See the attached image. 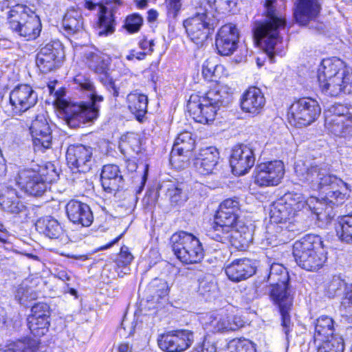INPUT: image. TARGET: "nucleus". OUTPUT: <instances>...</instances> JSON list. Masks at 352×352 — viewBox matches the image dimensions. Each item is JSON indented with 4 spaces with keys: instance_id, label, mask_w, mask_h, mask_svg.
Instances as JSON below:
<instances>
[{
    "instance_id": "a19ab883",
    "label": "nucleus",
    "mask_w": 352,
    "mask_h": 352,
    "mask_svg": "<svg viewBox=\"0 0 352 352\" xmlns=\"http://www.w3.org/2000/svg\"><path fill=\"white\" fill-rule=\"evenodd\" d=\"M294 217L293 210H289L281 199L270 206V221L286 223Z\"/></svg>"
},
{
    "instance_id": "473e14b6",
    "label": "nucleus",
    "mask_w": 352,
    "mask_h": 352,
    "mask_svg": "<svg viewBox=\"0 0 352 352\" xmlns=\"http://www.w3.org/2000/svg\"><path fill=\"white\" fill-rule=\"evenodd\" d=\"M294 236L284 223L270 221L266 227L265 239L269 245L278 246L287 243Z\"/></svg>"
},
{
    "instance_id": "4c0bfd02",
    "label": "nucleus",
    "mask_w": 352,
    "mask_h": 352,
    "mask_svg": "<svg viewBox=\"0 0 352 352\" xmlns=\"http://www.w3.org/2000/svg\"><path fill=\"white\" fill-rule=\"evenodd\" d=\"M274 300L273 301L279 307L282 318L283 330L287 338L293 327L289 315V311L293 303V298L292 296H287L283 298H278L279 297L276 293H274Z\"/></svg>"
},
{
    "instance_id": "58836bf2",
    "label": "nucleus",
    "mask_w": 352,
    "mask_h": 352,
    "mask_svg": "<svg viewBox=\"0 0 352 352\" xmlns=\"http://www.w3.org/2000/svg\"><path fill=\"white\" fill-rule=\"evenodd\" d=\"M238 218L239 214H232L218 210L212 230L209 232V236L211 237V234L226 232L229 230V228L241 223V221H239Z\"/></svg>"
},
{
    "instance_id": "a18cd8bd",
    "label": "nucleus",
    "mask_w": 352,
    "mask_h": 352,
    "mask_svg": "<svg viewBox=\"0 0 352 352\" xmlns=\"http://www.w3.org/2000/svg\"><path fill=\"white\" fill-rule=\"evenodd\" d=\"M281 199L289 210H293L294 217L297 215L298 212L307 208V201L305 197L300 193H286Z\"/></svg>"
},
{
    "instance_id": "bb28decb",
    "label": "nucleus",
    "mask_w": 352,
    "mask_h": 352,
    "mask_svg": "<svg viewBox=\"0 0 352 352\" xmlns=\"http://www.w3.org/2000/svg\"><path fill=\"white\" fill-rule=\"evenodd\" d=\"M219 159L218 150L213 146L202 148L193 159V166L201 175L212 173Z\"/></svg>"
},
{
    "instance_id": "c756f323",
    "label": "nucleus",
    "mask_w": 352,
    "mask_h": 352,
    "mask_svg": "<svg viewBox=\"0 0 352 352\" xmlns=\"http://www.w3.org/2000/svg\"><path fill=\"white\" fill-rule=\"evenodd\" d=\"M85 8L89 10L98 8L99 13L98 28L99 36H107L115 31V19L112 11H109L107 8L100 4H96L90 1L85 2Z\"/></svg>"
},
{
    "instance_id": "79ce46f5",
    "label": "nucleus",
    "mask_w": 352,
    "mask_h": 352,
    "mask_svg": "<svg viewBox=\"0 0 352 352\" xmlns=\"http://www.w3.org/2000/svg\"><path fill=\"white\" fill-rule=\"evenodd\" d=\"M333 320L327 316H322L316 320L315 324V340H322L330 339L331 337H339L334 336Z\"/></svg>"
},
{
    "instance_id": "bf43d9fd",
    "label": "nucleus",
    "mask_w": 352,
    "mask_h": 352,
    "mask_svg": "<svg viewBox=\"0 0 352 352\" xmlns=\"http://www.w3.org/2000/svg\"><path fill=\"white\" fill-rule=\"evenodd\" d=\"M31 315L28 317L36 318L49 319L50 316V307L44 302H38L32 306L31 309Z\"/></svg>"
},
{
    "instance_id": "dca6fc26",
    "label": "nucleus",
    "mask_w": 352,
    "mask_h": 352,
    "mask_svg": "<svg viewBox=\"0 0 352 352\" xmlns=\"http://www.w3.org/2000/svg\"><path fill=\"white\" fill-rule=\"evenodd\" d=\"M284 174V164L280 160L261 163L256 167L254 182L259 186H276Z\"/></svg>"
},
{
    "instance_id": "f704fd0d",
    "label": "nucleus",
    "mask_w": 352,
    "mask_h": 352,
    "mask_svg": "<svg viewBox=\"0 0 352 352\" xmlns=\"http://www.w3.org/2000/svg\"><path fill=\"white\" fill-rule=\"evenodd\" d=\"M324 195H321L320 199L311 197L309 202H307V207L316 216L319 221H328L334 217L333 213V206H338L339 204H334L329 200H325Z\"/></svg>"
},
{
    "instance_id": "7ed1b4c3",
    "label": "nucleus",
    "mask_w": 352,
    "mask_h": 352,
    "mask_svg": "<svg viewBox=\"0 0 352 352\" xmlns=\"http://www.w3.org/2000/svg\"><path fill=\"white\" fill-rule=\"evenodd\" d=\"M318 80L322 91L326 95L338 96L341 93L351 91V72L339 58L324 59L318 70Z\"/></svg>"
},
{
    "instance_id": "6ab92c4d",
    "label": "nucleus",
    "mask_w": 352,
    "mask_h": 352,
    "mask_svg": "<svg viewBox=\"0 0 352 352\" xmlns=\"http://www.w3.org/2000/svg\"><path fill=\"white\" fill-rule=\"evenodd\" d=\"M16 182L27 193L34 197L43 195L47 188L43 175L32 168L19 170Z\"/></svg>"
},
{
    "instance_id": "7c9ffc66",
    "label": "nucleus",
    "mask_w": 352,
    "mask_h": 352,
    "mask_svg": "<svg viewBox=\"0 0 352 352\" xmlns=\"http://www.w3.org/2000/svg\"><path fill=\"white\" fill-rule=\"evenodd\" d=\"M0 208L5 212L11 214H19L25 209L17 190L8 186L0 188Z\"/></svg>"
},
{
    "instance_id": "e433bc0d",
    "label": "nucleus",
    "mask_w": 352,
    "mask_h": 352,
    "mask_svg": "<svg viewBox=\"0 0 352 352\" xmlns=\"http://www.w3.org/2000/svg\"><path fill=\"white\" fill-rule=\"evenodd\" d=\"M36 230L50 239H58L63 234V230L54 218L47 216L38 219L36 223Z\"/></svg>"
},
{
    "instance_id": "052dcab7",
    "label": "nucleus",
    "mask_w": 352,
    "mask_h": 352,
    "mask_svg": "<svg viewBox=\"0 0 352 352\" xmlns=\"http://www.w3.org/2000/svg\"><path fill=\"white\" fill-rule=\"evenodd\" d=\"M100 82L106 90L114 98H117L119 96L120 87L116 85V81L112 78L105 76L100 78Z\"/></svg>"
},
{
    "instance_id": "6e6d98bb",
    "label": "nucleus",
    "mask_w": 352,
    "mask_h": 352,
    "mask_svg": "<svg viewBox=\"0 0 352 352\" xmlns=\"http://www.w3.org/2000/svg\"><path fill=\"white\" fill-rule=\"evenodd\" d=\"M142 23V17L135 13L126 18L124 27L129 33H135L140 30Z\"/></svg>"
},
{
    "instance_id": "1a4fd4ad",
    "label": "nucleus",
    "mask_w": 352,
    "mask_h": 352,
    "mask_svg": "<svg viewBox=\"0 0 352 352\" xmlns=\"http://www.w3.org/2000/svg\"><path fill=\"white\" fill-rule=\"evenodd\" d=\"M329 112L332 115L326 116L327 129L335 135L350 142L352 140V106L336 104L329 109Z\"/></svg>"
},
{
    "instance_id": "f257e3e1",
    "label": "nucleus",
    "mask_w": 352,
    "mask_h": 352,
    "mask_svg": "<svg viewBox=\"0 0 352 352\" xmlns=\"http://www.w3.org/2000/svg\"><path fill=\"white\" fill-rule=\"evenodd\" d=\"M77 88L84 91L91 100L88 104L62 102L59 108L63 110V118L72 129H76L87 122L96 120L100 111L98 102L104 100L102 95L98 94L91 79L83 74H78L74 79Z\"/></svg>"
},
{
    "instance_id": "f8f14e48",
    "label": "nucleus",
    "mask_w": 352,
    "mask_h": 352,
    "mask_svg": "<svg viewBox=\"0 0 352 352\" xmlns=\"http://www.w3.org/2000/svg\"><path fill=\"white\" fill-rule=\"evenodd\" d=\"M65 58L64 47L60 41H52L41 47L36 54V65L43 73L58 68Z\"/></svg>"
},
{
    "instance_id": "20e7f679",
    "label": "nucleus",
    "mask_w": 352,
    "mask_h": 352,
    "mask_svg": "<svg viewBox=\"0 0 352 352\" xmlns=\"http://www.w3.org/2000/svg\"><path fill=\"white\" fill-rule=\"evenodd\" d=\"M293 256L297 265L307 271L316 272L326 262L327 252L320 236L307 234L293 245Z\"/></svg>"
},
{
    "instance_id": "3c124183",
    "label": "nucleus",
    "mask_w": 352,
    "mask_h": 352,
    "mask_svg": "<svg viewBox=\"0 0 352 352\" xmlns=\"http://www.w3.org/2000/svg\"><path fill=\"white\" fill-rule=\"evenodd\" d=\"M28 326L31 333L35 336H42L48 331L49 319L28 318Z\"/></svg>"
},
{
    "instance_id": "774afa93",
    "label": "nucleus",
    "mask_w": 352,
    "mask_h": 352,
    "mask_svg": "<svg viewBox=\"0 0 352 352\" xmlns=\"http://www.w3.org/2000/svg\"><path fill=\"white\" fill-rule=\"evenodd\" d=\"M214 71H215V63L210 60L205 61L202 66V74L206 80L211 81L212 74L214 72Z\"/></svg>"
},
{
    "instance_id": "0e129e2a",
    "label": "nucleus",
    "mask_w": 352,
    "mask_h": 352,
    "mask_svg": "<svg viewBox=\"0 0 352 352\" xmlns=\"http://www.w3.org/2000/svg\"><path fill=\"white\" fill-rule=\"evenodd\" d=\"M342 282L338 278H333L327 285L326 290L329 298L334 297L337 292L341 289Z\"/></svg>"
},
{
    "instance_id": "412c9836",
    "label": "nucleus",
    "mask_w": 352,
    "mask_h": 352,
    "mask_svg": "<svg viewBox=\"0 0 352 352\" xmlns=\"http://www.w3.org/2000/svg\"><path fill=\"white\" fill-rule=\"evenodd\" d=\"M239 32L236 25L228 23L223 25L218 31L215 45L218 54L221 56L232 54L239 47Z\"/></svg>"
},
{
    "instance_id": "4be33fe9",
    "label": "nucleus",
    "mask_w": 352,
    "mask_h": 352,
    "mask_svg": "<svg viewBox=\"0 0 352 352\" xmlns=\"http://www.w3.org/2000/svg\"><path fill=\"white\" fill-rule=\"evenodd\" d=\"M255 163V157L252 148L246 145L233 148L230 158L232 173L235 175H245Z\"/></svg>"
},
{
    "instance_id": "4d7b16f0",
    "label": "nucleus",
    "mask_w": 352,
    "mask_h": 352,
    "mask_svg": "<svg viewBox=\"0 0 352 352\" xmlns=\"http://www.w3.org/2000/svg\"><path fill=\"white\" fill-rule=\"evenodd\" d=\"M133 260V256L129 251V248L126 246H122L116 260V263L118 267H124L128 270L126 267L131 264Z\"/></svg>"
},
{
    "instance_id": "aec40b11",
    "label": "nucleus",
    "mask_w": 352,
    "mask_h": 352,
    "mask_svg": "<svg viewBox=\"0 0 352 352\" xmlns=\"http://www.w3.org/2000/svg\"><path fill=\"white\" fill-rule=\"evenodd\" d=\"M267 283L272 287L270 296L274 300V293L278 298L292 296V289L289 285V276L285 268L279 263H273L270 268Z\"/></svg>"
},
{
    "instance_id": "f03ea898",
    "label": "nucleus",
    "mask_w": 352,
    "mask_h": 352,
    "mask_svg": "<svg viewBox=\"0 0 352 352\" xmlns=\"http://www.w3.org/2000/svg\"><path fill=\"white\" fill-rule=\"evenodd\" d=\"M285 6V0H265L263 11L265 19L256 21L252 28L254 37L264 48L272 61L274 54L273 50L280 39L279 32L286 25L282 14Z\"/></svg>"
},
{
    "instance_id": "a211bd4d",
    "label": "nucleus",
    "mask_w": 352,
    "mask_h": 352,
    "mask_svg": "<svg viewBox=\"0 0 352 352\" xmlns=\"http://www.w3.org/2000/svg\"><path fill=\"white\" fill-rule=\"evenodd\" d=\"M66 160L72 169L80 173H87L94 162L93 148L82 144L70 145L67 150Z\"/></svg>"
},
{
    "instance_id": "8fccbe9b",
    "label": "nucleus",
    "mask_w": 352,
    "mask_h": 352,
    "mask_svg": "<svg viewBox=\"0 0 352 352\" xmlns=\"http://www.w3.org/2000/svg\"><path fill=\"white\" fill-rule=\"evenodd\" d=\"M38 344L36 340L25 338L9 344L8 349L0 352H36Z\"/></svg>"
},
{
    "instance_id": "5701e85b",
    "label": "nucleus",
    "mask_w": 352,
    "mask_h": 352,
    "mask_svg": "<svg viewBox=\"0 0 352 352\" xmlns=\"http://www.w3.org/2000/svg\"><path fill=\"white\" fill-rule=\"evenodd\" d=\"M30 131L35 149L49 148L52 144V130L43 115H38L32 120Z\"/></svg>"
},
{
    "instance_id": "13d9d810",
    "label": "nucleus",
    "mask_w": 352,
    "mask_h": 352,
    "mask_svg": "<svg viewBox=\"0 0 352 352\" xmlns=\"http://www.w3.org/2000/svg\"><path fill=\"white\" fill-rule=\"evenodd\" d=\"M31 289L26 285H18L14 291V298L20 304L24 305L29 300L33 298L30 292Z\"/></svg>"
},
{
    "instance_id": "b1692460",
    "label": "nucleus",
    "mask_w": 352,
    "mask_h": 352,
    "mask_svg": "<svg viewBox=\"0 0 352 352\" xmlns=\"http://www.w3.org/2000/svg\"><path fill=\"white\" fill-rule=\"evenodd\" d=\"M38 96L32 87L28 85H21L12 90L10 95L11 104L18 111H25L37 102Z\"/></svg>"
},
{
    "instance_id": "c9c22d12",
    "label": "nucleus",
    "mask_w": 352,
    "mask_h": 352,
    "mask_svg": "<svg viewBox=\"0 0 352 352\" xmlns=\"http://www.w3.org/2000/svg\"><path fill=\"white\" fill-rule=\"evenodd\" d=\"M126 101L129 111L138 121L142 122L147 112V96L138 92H132L128 94Z\"/></svg>"
},
{
    "instance_id": "603ef678",
    "label": "nucleus",
    "mask_w": 352,
    "mask_h": 352,
    "mask_svg": "<svg viewBox=\"0 0 352 352\" xmlns=\"http://www.w3.org/2000/svg\"><path fill=\"white\" fill-rule=\"evenodd\" d=\"M230 352H256V344L248 339H233L228 344Z\"/></svg>"
},
{
    "instance_id": "338daca9",
    "label": "nucleus",
    "mask_w": 352,
    "mask_h": 352,
    "mask_svg": "<svg viewBox=\"0 0 352 352\" xmlns=\"http://www.w3.org/2000/svg\"><path fill=\"white\" fill-rule=\"evenodd\" d=\"M342 305L352 315V284L346 286Z\"/></svg>"
},
{
    "instance_id": "37998d69",
    "label": "nucleus",
    "mask_w": 352,
    "mask_h": 352,
    "mask_svg": "<svg viewBox=\"0 0 352 352\" xmlns=\"http://www.w3.org/2000/svg\"><path fill=\"white\" fill-rule=\"evenodd\" d=\"M63 26L68 34H74L82 30L81 12L74 8L68 10L63 19Z\"/></svg>"
},
{
    "instance_id": "0eeeda50",
    "label": "nucleus",
    "mask_w": 352,
    "mask_h": 352,
    "mask_svg": "<svg viewBox=\"0 0 352 352\" xmlns=\"http://www.w3.org/2000/svg\"><path fill=\"white\" fill-rule=\"evenodd\" d=\"M183 24L190 39L201 46L212 34L218 19L206 6H201L192 16L184 20Z\"/></svg>"
},
{
    "instance_id": "09e8293b",
    "label": "nucleus",
    "mask_w": 352,
    "mask_h": 352,
    "mask_svg": "<svg viewBox=\"0 0 352 352\" xmlns=\"http://www.w3.org/2000/svg\"><path fill=\"white\" fill-rule=\"evenodd\" d=\"M336 231L342 241L352 243V213L339 218Z\"/></svg>"
},
{
    "instance_id": "2f4dec72",
    "label": "nucleus",
    "mask_w": 352,
    "mask_h": 352,
    "mask_svg": "<svg viewBox=\"0 0 352 352\" xmlns=\"http://www.w3.org/2000/svg\"><path fill=\"white\" fill-rule=\"evenodd\" d=\"M100 181L103 189L109 193L118 190L123 186L124 182L120 168L115 164H107L103 166Z\"/></svg>"
},
{
    "instance_id": "5fc2aeb1",
    "label": "nucleus",
    "mask_w": 352,
    "mask_h": 352,
    "mask_svg": "<svg viewBox=\"0 0 352 352\" xmlns=\"http://www.w3.org/2000/svg\"><path fill=\"white\" fill-rule=\"evenodd\" d=\"M217 285L210 275L205 276L199 280L198 292L203 296H209L215 292Z\"/></svg>"
},
{
    "instance_id": "393cba45",
    "label": "nucleus",
    "mask_w": 352,
    "mask_h": 352,
    "mask_svg": "<svg viewBox=\"0 0 352 352\" xmlns=\"http://www.w3.org/2000/svg\"><path fill=\"white\" fill-rule=\"evenodd\" d=\"M324 164L316 165L298 162L295 164V173L299 182L307 184L311 189H318V182L322 174V168Z\"/></svg>"
},
{
    "instance_id": "c85d7f7f",
    "label": "nucleus",
    "mask_w": 352,
    "mask_h": 352,
    "mask_svg": "<svg viewBox=\"0 0 352 352\" xmlns=\"http://www.w3.org/2000/svg\"><path fill=\"white\" fill-rule=\"evenodd\" d=\"M226 274L228 278L234 282L245 280L256 272V267L246 258L235 259L226 267Z\"/></svg>"
},
{
    "instance_id": "a878e982",
    "label": "nucleus",
    "mask_w": 352,
    "mask_h": 352,
    "mask_svg": "<svg viewBox=\"0 0 352 352\" xmlns=\"http://www.w3.org/2000/svg\"><path fill=\"white\" fill-rule=\"evenodd\" d=\"M65 210L69 220L74 224L89 227L93 222L94 216L87 204L72 199L67 204Z\"/></svg>"
},
{
    "instance_id": "9d476101",
    "label": "nucleus",
    "mask_w": 352,
    "mask_h": 352,
    "mask_svg": "<svg viewBox=\"0 0 352 352\" xmlns=\"http://www.w3.org/2000/svg\"><path fill=\"white\" fill-rule=\"evenodd\" d=\"M321 109L318 102L311 98H302L289 107L287 116L289 122L296 127L310 125L320 116Z\"/></svg>"
},
{
    "instance_id": "69168bd1",
    "label": "nucleus",
    "mask_w": 352,
    "mask_h": 352,
    "mask_svg": "<svg viewBox=\"0 0 352 352\" xmlns=\"http://www.w3.org/2000/svg\"><path fill=\"white\" fill-rule=\"evenodd\" d=\"M168 16L175 19L181 9V0H166Z\"/></svg>"
},
{
    "instance_id": "680f3d73",
    "label": "nucleus",
    "mask_w": 352,
    "mask_h": 352,
    "mask_svg": "<svg viewBox=\"0 0 352 352\" xmlns=\"http://www.w3.org/2000/svg\"><path fill=\"white\" fill-rule=\"evenodd\" d=\"M219 210L230 213L232 212V214H239V201L236 199H227L219 205Z\"/></svg>"
},
{
    "instance_id": "f3484780",
    "label": "nucleus",
    "mask_w": 352,
    "mask_h": 352,
    "mask_svg": "<svg viewBox=\"0 0 352 352\" xmlns=\"http://www.w3.org/2000/svg\"><path fill=\"white\" fill-rule=\"evenodd\" d=\"M243 325L244 322L240 317L230 318L223 311L207 315L203 322L204 329L212 333L236 331Z\"/></svg>"
},
{
    "instance_id": "6e6552de",
    "label": "nucleus",
    "mask_w": 352,
    "mask_h": 352,
    "mask_svg": "<svg viewBox=\"0 0 352 352\" xmlns=\"http://www.w3.org/2000/svg\"><path fill=\"white\" fill-rule=\"evenodd\" d=\"M170 243L174 254L183 263H198L204 256L201 243L191 233L177 232L171 236Z\"/></svg>"
},
{
    "instance_id": "39448f33",
    "label": "nucleus",
    "mask_w": 352,
    "mask_h": 352,
    "mask_svg": "<svg viewBox=\"0 0 352 352\" xmlns=\"http://www.w3.org/2000/svg\"><path fill=\"white\" fill-rule=\"evenodd\" d=\"M230 101L231 96L228 91L215 87L200 96L198 103L190 96L188 108L195 122L209 124L214 120L220 107L227 106Z\"/></svg>"
},
{
    "instance_id": "cd10ccee",
    "label": "nucleus",
    "mask_w": 352,
    "mask_h": 352,
    "mask_svg": "<svg viewBox=\"0 0 352 352\" xmlns=\"http://www.w3.org/2000/svg\"><path fill=\"white\" fill-rule=\"evenodd\" d=\"M265 98L261 89L257 87H249L242 95L241 107L243 111L257 115L265 104Z\"/></svg>"
},
{
    "instance_id": "864d4df0",
    "label": "nucleus",
    "mask_w": 352,
    "mask_h": 352,
    "mask_svg": "<svg viewBox=\"0 0 352 352\" xmlns=\"http://www.w3.org/2000/svg\"><path fill=\"white\" fill-rule=\"evenodd\" d=\"M344 345L341 337H331L323 340L318 347L317 352H344Z\"/></svg>"
},
{
    "instance_id": "de8ad7c7",
    "label": "nucleus",
    "mask_w": 352,
    "mask_h": 352,
    "mask_svg": "<svg viewBox=\"0 0 352 352\" xmlns=\"http://www.w3.org/2000/svg\"><path fill=\"white\" fill-rule=\"evenodd\" d=\"M238 0H204L202 7L206 6L214 14V12H229L236 6Z\"/></svg>"
},
{
    "instance_id": "49530a36",
    "label": "nucleus",
    "mask_w": 352,
    "mask_h": 352,
    "mask_svg": "<svg viewBox=\"0 0 352 352\" xmlns=\"http://www.w3.org/2000/svg\"><path fill=\"white\" fill-rule=\"evenodd\" d=\"M84 58L85 63L89 69L95 73L103 74L105 72L107 65L98 52H85L84 54Z\"/></svg>"
},
{
    "instance_id": "423d86ee",
    "label": "nucleus",
    "mask_w": 352,
    "mask_h": 352,
    "mask_svg": "<svg viewBox=\"0 0 352 352\" xmlns=\"http://www.w3.org/2000/svg\"><path fill=\"white\" fill-rule=\"evenodd\" d=\"M8 21L12 32L26 41L34 40L40 35V19L25 5L14 6L8 12Z\"/></svg>"
},
{
    "instance_id": "2eb2a0df",
    "label": "nucleus",
    "mask_w": 352,
    "mask_h": 352,
    "mask_svg": "<svg viewBox=\"0 0 352 352\" xmlns=\"http://www.w3.org/2000/svg\"><path fill=\"white\" fill-rule=\"evenodd\" d=\"M194 342V333L189 330L169 331L160 336L159 347L167 352H182L188 349Z\"/></svg>"
},
{
    "instance_id": "9b49d317",
    "label": "nucleus",
    "mask_w": 352,
    "mask_h": 352,
    "mask_svg": "<svg viewBox=\"0 0 352 352\" xmlns=\"http://www.w3.org/2000/svg\"><path fill=\"white\" fill-rule=\"evenodd\" d=\"M322 174L318 182V189L321 195H324V199L333 202L334 204H342L346 199V184L341 179L333 175L329 174L326 166L322 168Z\"/></svg>"
},
{
    "instance_id": "4468645a",
    "label": "nucleus",
    "mask_w": 352,
    "mask_h": 352,
    "mask_svg": "<svg viewBox=\"0 0 352 352\" xmlns=\"http://www.w3.org/2000/svg\"><path fill=\"white\" fill-rule=\"evenodd\" d=\"M211 238L223 243H230L236 249L243 250L252 242V234L249 228L241 222L229 228L226 232L211 234Z\"/></svg>"
},
{
    "instance_id": "ea45409f",
    "label": "nucleus",
    "mask_w": 352,
    "mask_h": 352,
    "mask_svg": "<svg viewBox=\"0 0 352 352\" xmlns=\"http://www.w3.org/2000/svg\"><path fill=\"white\" fill-rule=\"evenodd\" d=\"M195 146V140L192 138L191 133L184 131L178 135L175 140L171 151L170 161L175 155H188Z\"/></svg>"
},
{
    "instance_id": "e2e57ef3",
    "label": "nucleus",
    "mask_w": 352,
    "mask_h": 352,
    "mask_svg": "<svg viewBox=\"0 0 352 352\" xmlns=\"http://www.w3.org/2000/svg\"><path fill=\"white\" fill-rule=\"evenodd\" d=\"M216 349L214 342L205 337L202 343L197 345L191 352H215Z\"/></svg>"
},
{
    "instance_id": "ddd939ff",
    "label": "nucleus",
    "mask_w": 352,
    "mask_h": 352,
    "mask_svg": "<svg viewBox=\"0 0 352 352\" xmlns=\"http://www.w3.org/2000/svg\"><path fill=\"white\" fill-rule=\"evenodd\" d=\"M320 10L319 0H298L294 12V19L300 25L320 32L324 29V24L316 20Z\"/></svg>"
},
{
    "instance_id": "c03bdc74",
    "label": "nucleus",
    "mask_w": 352,
    "mask_h": 352,
    "mask_svg": "<svg viewBox=\"0 0 352 352\" xmlns=\"http://www.w3.org/2000/svg\"><path fill=\"white\" fill-rule=\"evenodd\" d=\"M148 292L150 296L147 297V300L155 304H159L168 295L167 283L164 280L155 278L150 283L148 287Z\"/></svg>"
},
{
    "instance_id": "72a5a7b5",
    "label": "nucleus",
    "mask_w": 352,
    "mask_h": 352,
    "mask_svg": "<svg viewBox=\"0 0 352 352\" xmlns=\"http://www.w3.org/2000/svg\"><path fill=\"white\" fill-rule=\"evenodd\" d=\"M159 191L164 193L172 205H181L188 199L184 184L172 181L162 182L159 186Z\"/></svg>"
}]
</instances>
